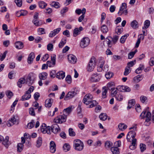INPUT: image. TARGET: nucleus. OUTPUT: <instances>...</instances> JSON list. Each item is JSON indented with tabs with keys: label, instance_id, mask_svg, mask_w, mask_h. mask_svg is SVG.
Masks as SVG:
<instances>
[{
	"label": "nucleus",
	"instance_id": "obj_1",
	"mask_svg": "<svg viewBox=\"0 0 154 154\" xmlns=\"http://www.w3.org/2000/svg\"><path fill=\"white\" fill-rule=\"evenodd\" d=\"M96 59L94 57H92L89 60L87 68L88 72H91L93 70L96 65Z\"/></svg>",
	"mask_w": 154,
	"mask_h": 154
},
{
	"label": "nucleus",
	"instance_id": "obj_2",
	"mask_svg": "<svg viewBox=\"0 0 154 154\" xmlns=\"http://www.w3.org/2000/svg\"><path fill=\"white\" fill-rule=\"evenodd\" d=\"M147 110V109H145L141 114L140 115V117L141 118V119H143L145 117L146 118L145 122V124L146 125L148 126L149 124V123H148L147 124V123L150 121L151 113L150 112H147L146 114L145 115Z\"/></svg>",
	"mask_w": 154,
	"mask_h": 154
},
{
	"label": "nucleus",
	"instance_id": "obj_3",
	"mask_svg": "<svg viewBox=\"0 0 154 154\" xmlns=\"http://www.w3.org/2000/svg\"><path fill=\"white\" fill-rule=\"evenodd\" d=\"M74 148L77 151H81L84 148L83 143L80 140L76 139L74 141Z\"/></svg>",
	"mask_w": 154,
	"mask_h": 154
},
{
	"label": "nucleus",
	"instance_id": "obj_4",
	"mask_svg": "<svg viewBox=\"0 0 154 154\" xmlns=\"http://www.w3.org/2000/svg\"><path fill=\"white\" fill-rule=\"evenodd\" d=\"M67 116L65 114L60 115L55 118L54 122L56 123H62L66 121Z\"/></svg>",
	"mask_w": 154,
	"mask_h": 154
},
{
	"label": "nucleus",
	"instance_id": "obj_5",
	"mask_svg": "<svg viewBox=\"0 0 154 154\" xmlns=\"http://www.w3.org/2000/svg\"><path fill=\"white\" fill-rule=\"evenodd\" d=\"M107 86L109 89L112 91L111 94L112 96L115 97L116 96V90L114 91L116 88L115 82H109L107 84Z\"/></svg>",
	"mask_w": 154,
	"mask_h": 154
},
{
	"label": "nucleus",
	"instance_id": "obj_6",
	"mask_svg": "<svg viewBox=\"0 0 154 154\" xmlns=\"http://www.w3.org/2000/svg\"><path fill=\"white\" fill-rule=\"evenodd\" d=\"M90 42V40L88 37H84L81 40L80 46L82 48H84L88 46Z\"/></svg>",
	"mask_w": 154,
	"mask_h": 154
},
{
	"label": "nucleus",
	"instance_id": "obj_7",
	"mask_svg": "<svg viewBox=\"0 0 154 154\" xmlns=\"http://www.w3.org/2000/svg\"><path fill=\"white\" fill-rule=\"evenodd\" d=\"M36 79L35 74L33 73H31L28 76L27 80L26 81V83L28 85H31L35 80Z\"/></svg>",
	"mask_w": 154,
	"mask_h": 154
},
{
	"label": "nucleus",
	"instance_id": "obj_8",
	"mask_svg": "<svg viewBox=\"0 0 154 154\" xmlns=\"http://www.w3.org/2000/svg\"><path fill=\"white\" fill-rule=\"evenodd\" d=\"M93 97L92 95L90 94H87L84 97L83 100V102L86 105H88L91 103Z\"/></svg>",
	"mask_w": 154,
	"mask_h": 154
},
{
	"label": "nucleus",
	"instance_id": "obj_9",
	"mask_svg": "<svg viewBox=\"0 0 154 154\" xmlns=\"http://www.w3.org/2000/svg\"><path fill=\"white\" fill-rule=\"evenodd\" d=\"M101 63L100 66L97 67V71L99 72H100L103 70L104 71H106L108 70V66L107 64L104 65L105 62L103 59H101Z\"/></svg>",
	"mask_w": 154,
	"mask_h": 154
},
{
	"label": "nucleus",
	"instance_id": "obj_10",
	"mask_svg": "<svg viewBox=\"0 0 154 154\" xmlns=\"http://www.w3.org/2000/svg\"><path fill=\"white\" fill-rule=\"evenodd\" d=\"M101 75L100 74L96 73L93 74L90 78V80L92 82H99L101 78Z\"/></svg>",
	"mask_w": 154,
	"mask_h": 154
},
{
	"label": "nucleus",
	"instance_id": "obj_11",
	"mask_svg": "<svg viewBox=\"0 0 154 154\" xmlns=\"http://www.w3.org/2000/svg\"><path fill=\"white\" fill-rule=\"evenodd\" d=\"M105 42L107 43L108 46L110 47L113 44H115L116 42V38L114 37L113 38L110 36H108L106 38Z\"/></svg>",
	"mask_w": 154,
	"mask_h": 154
},
{
	"label": "nucleus",
	"instance_id": "obj_12",
	"mask_svg": "<svg viewBox=\"0 0 154 154\" xmlns=\"http://www.w3.org/2000/svg\"><path fill=\"white\" fill-rule=\"evenodd\" d=\"M116 90L122 92H130L131 88L128 87L126 86H118L116 88Z\"/></svg>",
	"mask_w": 154,
	"mask_h": 154
},
{
	"label": "nucleus",
	"instance_id": "obj_13",
	"mask_svg": "<svg viewBox=\"0 0 154 154\" xmlns=\"http://www.w3.org/2000/svg\"><path fill=\"white\" fill-rule=\"evenodd\" d=\"M46 125L43 124L41 127V131L43 134L47 133L50 134V130L49 127L48 128L46 126Z\"/></svg>",
	"mask_w": 154,
	"mask_h": 154
},
{
	"label": "nucleus",
	"instance_id": "obj_14",
	"mask_svg": "<svg viewBox=\"0 0 154 154\" xmlns=\"http://www.w3.org/2000/svg\"><path fill=\"white\" fill-rule=\"evenodd\" d=\"M77 94V93L75 91H69L66 95L64 98V100H67L74 97Z\"/></svg>",
	"mask_w": 154,
	"mask_h": 154
},
{
	"label": "nucleus",
	"instance_id": "obj_15",
	"mask_svg": "<svg viewBox=\"0 0 154 154\" xmlns=\"http://www.w3.org/2000/svg\"><path fill=\"white\" fill-rule=\"evenodd\" d=\"M51 130L54 134H56L60 131V129L59 126L57 124L53 125L51 127Z\"/></svg>",
	"mask_w": 154,
	"mask_h": 154
},
{
	"label": "nucleus",
	"instance_id": "obj_16",
	"mask_svg": "<svg viewBox=\"0 0 154 154\" xmlns=\"http://www.w3.org/2000/svg\"><path fill=\"white\" fill-rule=\"evenodd\" d=\"M136 136V133L134 131L131 130L129 131L127 136V139L128 141H131V138L132 137L133 139H134Z\"/></svg>",
	"mask_w": 154,
	"mask_h": 154
},
{
	"label": "nucleus",
	"instance_id": "obj_17",
	"mask_svg": "<svg viewBox=\"0 0 154 154\" xmlns=\"http://www.w3.org/2000/svg\"><path fill=\"white\" fill-rule=\"evenodd\" d=\"M17 122V119L14 116H13L7 122V125L8 126L10 127L15 124Z\"/></svg>",
	"mask_w": 154,
	"mask_h": 154
},
{
	"label": "nucleus",
	"instance_id": "obj_18",
	"mask_svg": "<svg viewBox=\"0 0 154 154\" xmlns=\"http://www.w3.org/2000/svg\"><path fill=\"white\" fill-rule=\"evenodd\" d=\"M68 58L69 62L72 63H75L76 62V58L73 55L70 54L68 56Z\"/></svg>",
	"mask_w": 154,
	"mask_h": 154
},
{
	"label": "nucleus",
	"instance_id": "obj_19",
	"mask_svg": "<svg viewBox=\"0 0 154 154\" xmlns=\"http://www.w3.org/2000/svg\"><path fill=\"white\" fill-rule=\"evenodd\" d=\"M83 28L82 26H80L79 28H75L73 31V36L76 37L77 35L80 33L81 31L83 30Z\"/></svg>",
	"mask_w": 154,
	"mask_h": 154
},
{
	"label": "nucleus",
	"instance_id": "obj_20",
	"mask_svg": "<svg viewBox=\"0 0 154 154\" xmlns=\"http://www.w3.org/2000/svg\"><path fill=\"white\" fill-rule=\"evenodd\" d=\"M61 30L60 28H58L54 29L53 31H51L50 33L49 36L50 37H52L55 36Z\"/></svg>",
	"mask_w": 154,
	"mask_h": 154
},
{
	"label": "nucleus",
	"instance_id": "obj_21",
	"mask_svg": "<svg viewBox=\"0 0 154 154\" xmlns=\"http://www.w3.org/2000/svg\"><path fill=\"white\" fill-rule=\"evenodd\" d=\"M14 45L16 48L18 49H22L24 47L23 43L19 41L16 42L14 43Z\"/></svg>",
	"mask_w": 154,
	"mask_h": 154
},
{
	"label": "nucleus",
	"instance_id": "obj_22",
	"mask_svg": "<svg viewBox=\"0 0 154 154\" xmlns=\"http://www.w3.org/2000/svg\"><path fill=\"white\" fill-rule=\"evenodd\" d=\"M31 97V94L26 91L25 92V94L22 96L21 100L23 101L28 100Z\"/></svg>",
	"mask_w": 154,
	"mask_h": 154
},
{
	"label": "nucleus",
	"instance_id": "obj_23",
	"mask_svg": "<svg viewBox=\"0 0 154 154\" xmlns=\"http://www.w3.org/2000/svg\"><path fill=\"white\" fill-rule=\"evenodd\" d=\"M65 77V73L62 71L57 73L56 77L59 79H63Z\"/></svg>",
	"mask_w": 154,
	"mask_h": 154
},
{
	"label": "nucleus",
	"instance_id": "obj_24",
	"mask_svg": "<svg viewBox=\"0 0 154 154\" xmlns=\"http://www.w3.org/2000/svg\"><path fill=\"white\" fill-rule=\"evenodd\" d=\"M35 56L34 53L32 52L29 55L28 58L27 62L29 64L31 63L33 60L34 58H35Z\"/></svg>",
	"mask_w": 154,
	"mask_h": 154
},
{
	"label": "nucleus",
	"instance_id": "obj_25",
	"mask_svg": "<svg viewBox=\"0 0 154 154\" xmlns=\"http://www.w3.org/2000/svg\"><path fill=\"white\" fill-rule=\"evenodd\" d=\"M2 144L5 146L6 148H8L10 143L9 141V137L6 136L5 138L2 141Z\"/></svg>",
	"mask_w": 154,
	"mask_h": 154
},
{
	"label": "nucleus",
	"instance_id": "obj_26",
	"mask_svg": "<svg viewBox=\"0 0 154 154\" xmlns=\"http://www.w3.org/2000/svg\"><path fill=\"white\" fill-rule=\"evenodd\" d=\"M137 139H134L132 140L131 144L129 146L130 149L131 150H134L136 147L137 144L136 143Z\"/></svg>",
	"mask_w": 154,
	"mask_h": 154
},
{
	"label": "nucleus",
	"instance_id": "obj_27",
	"mask_svg": "<svg viewBox=\"0 0 154 154\" xmlns=\"http://www.w3.org/2000/svg\"><path fill=\"white\" fill-rule=\"evenodd\" d=\"M53 102V100L52 99H47L45 103V106L46 107H50L51 106V103Z\"/></svg>",
	"mask_w": 154,
	"mask_h": 154
},
{
	"label": "nucleus",
	"instance_id": "obj_28",
	"mask_svg": "<svg viewBox=\"0 0 154 154\" xmlns=\"http://www.w3.org/2000/svg\"><path fill=\"white\" fill-rule=\"evenodd\" d=\"M135 104V101L134 99L129 100L128 102V106L127 108L128 109H131Z\"/></svg>",
	"mask_w": 154,
	"mask_h": 154
},
{
	"label": "nucleus",
	"instance_id": "obj_29",
	"mask_svg": "<svg viewBox=\"0 0 154 154\" xmlns=\"http://www.w3.org/2000/svg\"><path fill=\"white\" fill-rule=\"evenodd\" d=\"M48 75V74L46 72H43L39 74V77L41 80H45Z\"/></svg>",
	"mask_w": 154,
	"mask_h": 154
},
{
	"label": "nucleus",
	"instance_id": "obj_30",
	"mask_svg": "<svg viewBox=\"0 0 154 154\" xmlns=\"http://www.w3.org/2000/svg\"><path fill=\"white\" fill-rule=\"evenodd\" d=\"M112 143L109 141L107 140L106 141L105 143V147L107 149H109L112 147Z\"/></svg>",
	"mask_w": 154,
	"mask_h": 154
},
{
	"label": "nucleus",
	"instance_id": "obj_31",
	"mask_svg": "<svg viewBox=\"0 0 154 154\" xmlns=\"http://www.w3.org/2000/svg\"><path fill=\"white\" fill-rule=\"evenodd\" d=\"M127 126L124 123H120L118 125V128L121 131H123L127 128Z\"/></svg>",
	"mask_w": 154,
	"mask_h": 154
},
{
	"label": "nucleus",
	"instance_id": "obj_32",
	"mask_svg": "<svg viewBox=\"0 0 154 154\" xmlns=\"http://www.w3.org/2000/svg\"><path fill=\"white\" fill-rule=\"evenodd\" d=\"M100 30L103 33H106L108 31V29L105 24L103 25L101 27Z\"/></svg>",
	"mask_w": 154,
	"mask_h": 154
},
{
	"label": "nucleus",
	"instance_id": "obj_33",
	"mask_svg": "<svg viewBox=\"0 0 154 154\" xmlns=\"http://www.w3.org/2000/svg\"><path fill=\"white\" fill-rule=\"evenodd\" d=\"M39 7L40 8L43 9L47 6V4L43 1H40L38 2Z\"/></svg>",
	"mask_w": 154,
	"mask_h": 154
},
{
	"label": "nucleus",
	"instance_id": "obj_34",
	"mask_svg": "<svg viewBox=\"0 0 154 154\" xmlns=\"http://www.w3.org/2000/svg\"><path fill=\"white\" fill-rule=\"evenodd\" d=\"M144 68V65L140 64L139 67L137 68L135 70V72L137 74H139L141 72V71Z\"/></svg>",
	"mask_w": 154,
	"mask_h": 154
},
{
	"label": "nucleus",
	"instance_id": "obj_35",
	"mask_svg": "<svg viewBox=\"0 0 154 154\" xmlns=\"http://www.w3.org/2000/svg\"><path fill=\"white\" fill-rule=\"evenodd\" d=\"M143 78L142 75H139L134 78V80L135 82H138L141 81Z\"/></svg>",
	"mask_w": 154,
	"mask_h": 154
},
{
	"label": "nucleus",
	"instance_id": "obj_36",
	"mask_svg": "<svg viewBox=\"0 0 154 154\" xmlns=\"http://www.w3.org/2000/svg\"><path fill=\"white\" fill-rule=\"evenodd\" d=\"M107 92V90L106 89V87H104L102 88V97L103 98H105L106 97V94Z\"/></svg>",
	"mask_w": 154,
	"mask_h": 154
},
{
	"label": "nucleus",
	"instance_id": "obj_37",
	"mask_svg": "<svg viewBox=\"0 0 154 154\" xmlns=\"http://www.w3.org/2000/svg\"><path fill=\"white\" fill-rule=\"evenodd\" d=\"M70 146L68 143H65L63 146V149L65 152H67L70 150Z\"/></svg>",
	"mask_w": 154,
	"mask_h": 154
},
{
	"label": "nucleus",
	"instance_id": "obj_38",
	"mask_svg": "<svg viewBox=\"0 0 154 154\" xmlns=\"http://www.w3.org/2000/svg\"><path fill=\"white\" fill-rule=\"evenodd\" d=\"M131 26L134 29H136L138 27V24L136 20H134L131 23Z\"/></svg>",
	"mask_w": 154,
	"mask_h": 154
},
{
	"label": "nucleus",
	"instance_id": "obj_39",
	"mask_svg": "<svg viewBox=\"0 0 154 154\" xmlns=\"http://www.w3.org/2000/svg\"><path fill=\"white\" fill-rule=\"evenodd\" d=\"M23 146L24 145L23 143H18L17 145V151L19 152L22 151L23 149Z\"/></svg>",
	"mask_w": 154,
	"mask_h": 154
},
{
	"label": "nucleus",
	"instance_id": "obj_40",
	"mask_svg": "<svg viewBox=\"0 0 154 154\" xmlns=\"http://www.w3.org/2000/svg\"><path fill=\"white\" fill-rule=\"evenodd\" d=\"M72 110V107H69L65 109H64L63 111V112L64 113V114L68 115L69 114Z\"/></svg>",
	"mask_w": 154,
	"mask_h": 154
},
{
	"label": "nucleus",
	"instance_id": "obj_41",
	"mask_svg": "<svg viewBox=\"0 0 154 154\" xmlns=\"http://www.w3.org/2000/svg\"><path fill=\"white\" fill-rule=\"evenodd\" d=\"M66 40L64 38H63L58 45L60 48H62L66 43Z\"/></svg>",
	"mask_w": 154,
	"mask_h": 154
},
{
	"label": "nucleus",
	"instance_id": "obj_42",
	"mask_svg": "<svg viewBox=\"0 0 154 154\" xmlns=\"http://www.w3.org/2000/svg\"><path fill=\"white\" fill-rule=\"evenodd\" d=\"M42 138L41 137L38 138V140L36 141V146L37 147H39L42 144Z\"/></svg>",
	"mask_w": 154,
	"mask_h": 154
},
{
	"label": "nucleus",
	"instance_id": "obj_43",
	"mask_svg": "<svg viewBox=\"0 0 154 154\" xmlns=\"http://www.w3.org/2000/svg\"><path fill=\"white\" fill-rule=\"evenodd\" d=\"M51 6L54 7L55 8H58L60 7V5L58 2H53L51 4Z\"/></svg>",
	"mask_w": 154,
	"mask_h": 154
},
{
	"label": "nucleus",
	"instance_id": "obj_44",
	"mask_svg": "<svg viewBox=\"0 0 154 154\" xmlns=\"http://www.w3.org/2000/svg\"><path fill=\"white\" fill-rule=\"evenodd\" d=\"M107 116L106 114L104 113H101L99 116V117L100 119L102 121H105L107 118Z\"/></svg>",
	"mask_w": 154,
	"mask_h": 154
},
{
	"label": "nucleus",
	"instance_id": "obj_45",
	"mask_svg": "<svg viewBox=\"0 0 154 154\" xmlns=\"http://www.w3.org/2000/svg\"><path fill=\"white\" fill-rule=\"evenodd\" d=\"M126 4L125 3H122L121 6L120 7V8L119 11L118 12V14H120V13L121 12V11H123L124 10H125L126 8Z\"/></svg>",
	"mask_w": 154,
	"mask_h": 154
},
{
	"label": "nucleus",
	"instance_id": "obj_46",
	"mask_svg": "<svg viewBox=\"0 0 154 154\" xmlns=\"http://www.w3.org/2000/svg\"><path fill=\"white\" fill-rule=\"evenodd\" d=\"M131 71V69L130 68L126 66L125 69V71L124 73V75L126 76L129 73H130Z\"/></svg>",
	"mask_w": 154,
	"mask_h": 154
},
{
	"label": "nucleus",
	"instance_id": "obj_47",
	"mask_svg": "<svg viewBox=\"0 0 154 154\" xmlns=\"http://www.w3.org/2000/svg\"><path fill=\"white\" fill-rule=\"evenodd\" d=\"M32 22L35 26H41L42 24V23L39 21L37 19H33Z\"/></svg>",
	"mask_w": 154,
	"mask_h": 154
},
{
	"label": "nucleus",
	"instance_id": "obj_48",
	"mask_svg": "<svg viewBox=\"0 0 154 154\" xmlns=\"http://www.w3.org/2000/svg\"><path fill=\"white\" fill-rule=\"evenodd\" d=\"M129 36L128 34H126L122 36L120 39V42L122 43H123L125 42L127 37Z\"/></svg>",
	"mask_w": 154,
	"mask_h": 154
},
{
	"label": "nucleus",
	"instance_id": "obj_49",
	"mask_svg": "<svg viewBox=\"0 0 154 154\" xmlns=\"http://www.w3.org/2000/svg\"><path fill=\"white\" fill-rule=\"evenodd\" d=\"M35 123L34 120H32L27 125V128L29 129L32 128L34 127Z\"/></svg>",
	"mask_w": 154,
	"mask_h": 154
},
{
	"label": "nucleus",
	"instance_id": "obj_50",
	"mask_svg": "<svg viewBox=\"0 0 154 154\" xmlns=\"http://www.w3.org/2000/svg\"><path fill=\"white\" fill-rule=\"evenodd\" d=\"M7 52H8L7 51H5L3 54H1L0 55V60L1 61H2L5 58Z\"/></svg>",
	"mask_w": 154,
	"mask_h": 154
},
{
	"label": "nucleus",
	"instance_id": "obj_51",
	"mask_svg": "<svg viewBox=\"0 0 154 154\" xmlns=\"http://www.w3.org/2000/svg\"><path fill=\"white\" fill-rule=\"evenodd\" d=\"M136 60H134L133 61H130L128 62L127 63V67H128L129 68L132 67L136 63Z\"/></svg>",
	"mask_w": 154,
	"mask_h": 154
},
{
	"label": "nucleus",
	"instance_id": "obj_52",
	"mask_svg": "<svg viewBox=\"0 0 154 154\" xmlns=\"http://www.w3.org/2000/svg\"><path fill=\"white\" fill-rule=\"evenodd\" d=\"M113 74L111 72H109L105 74V76L107 79H110L112 77Z\"/></svg>",
	"mask_w": 154,
	"mask_h": 154
},
{
	"label": "nucleus",
	"instance_id": "obj_53",
	"mask_svg": "<svg viewBox=\"0 0 154 154\" xmlns=\"http://www.w3.org/2000/svg\"><path fill=\"white\" fill-rule=\"evenodd\" d=\"M6 94L9 99H11L13 95V93L11 91H8L6 92Z\"/></svg>",
	"mask_w": 154,
	"mask_h": 154
},
{
	"label": "nucleus",
	"instance_id": "obj_54",
	"mask_svg": "<svg viewBox=\"0 0 154 154\" xmlns=\"http://www.w3.org/2000/svg\"><path fill=\"white\" fill-rule=\"evenodd\" d=\"M150 24V21L148 20H146L144 22V26L143 27V29L144 27L146 29L149 26Z\"/></svg>",
	"mask_w": 154,
	"mask_h": 154
},
{
	"label": "nucleus",
	"instance_id": "obj_55",
	"mask_svg": "<svg viewBox=\"0 0 154 154\" xmlns=\"http://www.w3.org/2000/svg\"><path fill=\"white\" fill-rule=\"evenodd\" d=\"M69 134L70 136L73 137L75 135V134L72 128H70L69 130Z\"/></svg>",
	"mask_w": 154,
	"mask_h": 154
},
{
	"label": "nucleus",
	"instance_id": "obj_56",
	"mask_svg": "<svg viewBox=\"0 0 154 154\" xmlns=\"http://www.w3.org/2000/svg\"><path fill=\"white\" fill-rule=\"evenodd\" d=\"M56 72L55 70H52L50 72V76L51 77L54 78L57 75Z\"/></svg>",
	"mask_w": 154,
	"mask_h": 154
},
{
	"label": "nucleus",
	"instance_id": "obj_57",
	"mask_svg": "<svg viewBox=\"0 0 154 154\" xmlns=\"http://www.w3.org/2000/svg\"><path fill=\"white\" fill-rule=\"evenodd\" d=\"M47 49L49 51H52L53 49V45L51 43L48 44L47 45Z\"/></svg>",
	"mask_w": 154,
	"mask_h": 154
},
{
	"label": "nucleus",
	"instance_id": "obj_58",
	"mask_svg": "<svg viewBox=\"0 0 154 154\" xmlns=\"http://www.w3.org/2000/svg\"><path fill=\"white\" fill-rule=\"evenodd\" d=\"M15 2L17 6L20 7L22 6V0H15Z\"/></svg>",
	"mask_w": 154,
	"mask_h": 154
},
{
	"label": "nucleus",
	"instance_id": "obj_59",
	"mask_svg": "<svg viewBox=\"0 0 154 154\" xmlns=\"http://www.w3.org/2000/svg\"><path fill=\"white\" fill-rule=\"evenodd\" d=\"M140 100L141 102L144 103L146 102L147 100V98L144 96H141L140 97Z\"/></svg>",
	"mask_w": 154,
	"mask_h": 154
},
{
	"label": "nucleus",
	"instance_id": "obj_60",
	"mask_svg": "<svg viewBox=\"0 0 154 154\" xmlns=\"http://www.w3.org/2000/svg\"><path fill=\"white\" fill-rule=\"evenodd\" d=\"M66 81L69 84H70L71 83V77L70 75H68L66 76Z\"/></svg>",
	"mask_w": 154,
	"mask_h": 154
},
{
	"label": "nucleus",
	"instance_id": "obj_61",
	"mask_svg": "<svg viewBox=\"0 0 154 154\" xmlns=\"http://www.w3.org/2000/svg\"><path fill=\"white\" fill-rule=\"evenodd\" d=\"M56 56L55 54H53L51 56V60L52 62V64L53 65L55 64Z\"/></svg>",
	"mask_w": 154,
	"mask_h": 154
},
{
	"label": "nucleus",
	"instance_id": "obj_62",
	"mask_svg": "<svg viewBox=\"0 0 154 154\" xmlns=\"http://www.w3.org/2000/svg\"><path fill=\"white\" fill-rule=\"evenodd\" d=\"M140 148L142 152H143L146 149V146L145 144L142 143L140 145Z\"/></svg>",
	"mask_w": 154,
	"mask_h": 154
},
{
	"label": "nucleus",
	"instance_id": "obj_63",
	"mask_svg": "<svg viewBox=\"0 0 154 154\" xmlns=\"http://www.w3.org/2000/svg\"><path fill=\"white\" fill-rule=\"evenodd\" d=\"M91 103V104L89 106V108H92L93 107L96 106L97 104V103L95 100L92 101Z\"/></svg>",
	"mask_w": 154,
	"mask_h": 154
},
{
	"label": "nucleus",
	"instance_id": "obj_64",
	"mask_svg": "<svg viewBox=\"0 0 154 154\" xmlns=\"http://www.w3.org/2000/svg\"><path fill=\"white\" fill-rule=\"evenodd\" d=\"M29 114L31 116H35V113L34 111V109L33 108H29Z\"/></svg>",
	"mask_w": 154,
	"mask_h": 154
}]
</instances>
